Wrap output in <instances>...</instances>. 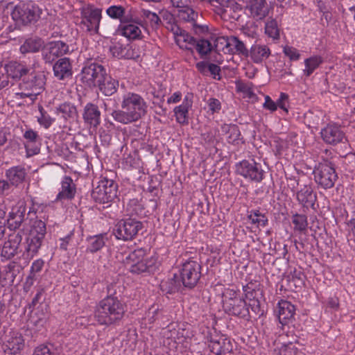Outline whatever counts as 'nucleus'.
Returning <instances> with one entry per match:
<instances>
[{
  "mask_svg": "<svg viewBox=\"0 0 355 355\" xmlns=\"http://www.w3.org/2000/svg\"><path fill=\"white\" fill-rule=\"evenodd\" d=\"M125 313V304L113 295H109L96 304L94 318L100 325H117Z\"/></svg>",
  "mask_w": 355,
  "mask_h": 355,
  "instance_id": "1",
  "label": "nucleus"
},
{
  "mask_svg": "<svg viewBox=\"0 0 355 355\" xmlns=\"http://www.w3.org/2000/svg\"><path fill=\"white\" fill-rule=\"evenodd\" d=\"M121 108L122 110H114L112 116L116 121L123 124L138 121L147 112V105L144 98L140 95L131 92L123 96Z\"/></svg>",
  "mask_w": 355,
  "mask_h": 355,
  "instance_id": "2",
  "label": "nucleus"
},
{
  "mask_svg": "<svg viewBox=\"0 0 355 355\" xmlns=\"http://www.w3.org/2000/svg\"><path fill=\"white\" fill-rule=\"evenodd\" d=\"M223 307L230 315L246 320L250 318L249 308L245 300L240 296V291L225 288L222 294Z\"/></svg>",
  "mask_w": 355,
  "mask_h": 355,
  "instance_id": "3",
  "label": "nucleus"
},
{
  "mask_svg": "<svg viewBox=\"0 0 355 355\" xmlns=\"http://www.w3.org/2000/svg\"><path fill=\"white\" fill-rule=\"evenodd\" d=\"M45 83L46 78L42 72L29 71L19 85L21 92L17 93L16 95L21 99L30 98L34 101L44 89Z\"/></svg>",
  "mask_w": 355,
  "mask_h": 355,
  "instance_id": "4",
  "label": "nucleus"
},
{
  "mask_svg": "<svg viewBox=\"0 0 355 355\" xmlns=\"http://www.w3.org/2000/svg\"><path fill=\"white\" fill-rule=\"evenodd\" d=\"M145 256L146 251L142 248L131 252L123 260L125 268L136 275L153 272L155 268L156 260L153 257L145 258Z\"/></svg>",
  "mask_w": 355,
  "mask_h": 355,
  "instance_id": "5",
  "label": "nucleus"
},
{
  "mask_svg": "<svg viewBox=\"0 0 355 355\" xmlns=\"http://www.w3.org/2000/svg\"><path fill=\"white\" fill-rule=\"evenodd\" d=\"M42 9L33 1L19 2L12 10V18L17 23L28 25L37 22L41 17Z\"/></svg>",
  "mask_w": 355,
  "mask_h": 355,
  "instance_id": "6",
  "label": "nucleus"
},
{
  "mask_svg": "<svg viewBox=\"0 0 355 355\" xmlns=\"http://www.w3.org/2000/svg\"><path fill=\"white\" fill-rule=\"evenodd\" d=\"M106 72L104 66L89 59L84 63L79 77L85 86L94 89L96 88V85L105 76Z\"/></svg>",
  "mask_w": 355,
  "mask_h": 355,
  "instance_id": "7",
  "label": "nucleus"
},
{
  "mask_svg": "<svg viewBox=\"0 0 355 355\" xmlns=\"http://www.w3.org/2000/svg\"><path fill=\"white\" fill-rule=\"evenodd\" d=\"M36 214L34 207L29 208L27 212L26 204L24 201L18 202L11 209L6 218L7 227L10 230H19L26 220L32 221Z\"/></svg>",
  "mask_w": 355,
  "mask_h": 355,
  "instance_id": "8",
  "label": "nucleus"
},
{
  "mask_svg": "<svg viewBox=\"0 0 355 355\" xmlns=\"http://www.w3.org/2000/svg\"><path fill=\"white\" fill-rule=\"evenodd\" d=\"M118 185L112 180L103 178L92 190V197L97 202L108 204L117 197Z\"/></svg>",
  "mask_w": 355,
  "mask_h": 355,
  "instance_id": "9",
  "label": "nucleus"
},
{
  "mask_svg": "<svg viewBox=\"0 0 355 355\" xmlns=\"http://www.w3.org/2000/svg\"><path fill=\"white\" fill-rule=\"evenodd\" d=\"M315 182L324 189L332 188L338 180L334 164L328 161L319 163L313 170Z\"/></svg>",
  "mask_w": 355,
  "mask_h": 355,
  "instance_id": "10",
  "label": "nucleus"
},
{
  "mask_svg": "<svg viewBox=\"0 0 355 355\" xmlns=\"http://www.w3.org/2000/svg\"><path fill=\"white\" fill-rule=\"evenodd\" d=\"M236 172L238 175L248 179L252 182H261L265 175V171L260 163L256 162L254 159H243L236 165Z\"/></svg>",
  "mask_w": 355,
  "mask_h": 355,
  "instance_id": "11",
  "label": "nucleus"
},
{
  "mask_svg": "<svg viewBox=\"0 0 355 355\" xmlns=\"http://www.w3.org/2000/svg\"><path fill=\"white\" fill-rule=\"evenodd\" d=\"M200 276V264L196 261L189 260L182 264L179 278L184 287L192 288L196 286Z\"/></svg>",
  "mask_w": 355,
  "mask_h": 355,
  "instance_id": "12",
  "label": "nucleus"
},
{
  "mask_svg": "<svg viewBox=\"0 0 355 355\" xmlns=\"http://www.w3.org/2000/svg\"><path fill=\"white\" fill-rule=\"evenodd\" d=\"M142 228L143 224L141 221L129 218L121 220L117 223L114 229V234L118 239L131 241Z\"/></svg>",
  "mask_w": 355,
  "mask_h": 355,
  "instance_id": "13",
  "label": "nucleus"
},
{
  "mask_svg": "<svg viewBox=\"0 0 355 355\" xmlns=\"http://www.w3.org/2000/svg\"><path fill=\"white\" fill-rule=\"evenodd\" d=\"M102 9L92 4H87L80 9L82 24L87 27V31L98 32L102 17Z\"/></svg>",
  "mask_w": 355,
  "mask_h": 355,
  "instance_id": "14",
  "label": "nucleus"
},
{
  "mask_svg": "<svg viewBox=\"0 0 355 355\" xmlns=\"http://www.w3.org/2000/svg\"><path fill=\"white\" fill-rule=\"evenodd\" d=\"M210 6L215 13L223 19L230 17L237 20L239 16H236V13L242 10L241 5L235 0H212Z\"/></svg>",
  "mask_w": 355,
  "mask_h": 355,
  "instance_id": "15",
  "label": "nucleus"
},
{
  "mask_svg": "<svg viewBox=\"0 0 355 355\" xmlns=\"http://www.w3.org/2000/svg\"><path fill=\"white\" fill-rule=\"evenodd\" d=\"M322 140L327 144L336 146L338 144H345L347 141L345 133L341 126L329 123L323 128L320 131Z\"/></svg>",
  "mask_w": 355,
  "mask_h": 355,
  "instance_id": "16",
  "label": "nucleus"
},
{
  "mask_svg": "<svg viewBox=\"0 0 355 355\" xmlns=\"http://www.w3.org/2000/svg\"><path fill=\"white\" fill-rule=\"evenodd\" d=\"M69 51V46L64 42L53 41L49 42L42 52V57L45 63L52 64L57 58Z\"/></svg>",
  "mask_w": 355,
  "mask_h": 355,
  "instance_id": "17",
  "label": "nucleus"
},
{
  "mask_svg": "<svg viewBox=\"0 0 355 355\" xmlns=\"http://www.w3.org/2000/svg\"><path fill=\"white\" fill-rule=\"evenodd\" d=\"M297 200L303 208V211H306L309 209L316 210L318 205H316L317 193L313 191L311 185H304L296 193Z\"/></svg>",
  "mask_w": 355,
  "mask_h": 355,
  "instance_id": "18",
  "label": "nucleus"
},
{
  "mask_svg": "<svg viewBox=\"0 0 355 355\" xmlns=\"http://www.w3.org/2000/svg\"><path fill=\"white\" fill-rule=\"evenodd\" d=\"M208 346L210 351L215 355H224L233 350L231 340L223 335H211Z\"/></svg>",
  "mask_w": 355,
  "mask_h": 355,
  "instance_id": "19",
  "label": "nucleus"
},
{
  "mask_svg": "<svg viewBox=\"0 0 355 355\" xmlns=\"http://www.w3.org/2000/svg\"><path fill=\"white\" fill-rule=\"evenodd\" d=\"M31 67L25 62L11 60L5 64L4 71L9 78L15 81L19 80L26 76L31 71Z\"/></svg>",
  "mask_w": 355,
  "mask_h": 355,
  "instance_id": "20",
  "label": "nucleus"
},
{
  "mask_svg": "<svg viewBox=\"0 0 355 355\" xmlns=\"http://www.w3.org/2000/svg\"><path fill=\"white\" fill-rule=\"evenodd\" d=\"M22 241L21 232L13 233L9 235L2 248L1 256L6 259H11L18 254L19 246Z\"/></svg>",
  "mask_w": 355,
  "mask_h": 355,
  "instance_id": "21",
  "label": "nucleus"
},
{
  "mask_svg": "<svg viewBox=\"0 0 355 355\" xmlns=\"http://www.w3.org/2000/svg\"><path fill=\"white\" fill-rule=\"evenodd\" d=\"M25 347V340L21 334H17L9 338L6 341L0 345V349L3 355H18Z\"/></svg>",
  "mask_w": 355,
  "mask_h": 355,
  "instance_id": "22",
  "label": "nucleus"
},
{
  "mask_svg": "<svg viewBox=\"0 0 355 355\" xmlns=\"http://www.w3.org/2000/svg\"><path fill=\"white\" fill-rule=\"evenodd\" d=\"M218 41L225 45L229 53L238 54L242 57H249V50L246 48L245 44L236 36L230 37H220Z\"/></svg>",
  "mask_w": 355,
  "mask_h": 355,
  "instance_id": "23",
  "label": "nucleus"
},
{
  "mask_svg": "<svg viewBox=\"0 0 355 355\" xmlns=\"http://www.w3.org/2000/svg\"><path fill=\"white\" fill-rule=\"evenodd\" d=\"M246 9L250 16L256 21L264 19L270 11L266 0H249Z\"/></svg>",
  "mask_w": 355,
  "mask_h": 355,
  "instance_id": "24",
  "label": "nucleus"
},
{
  "mask_svg": "<svg viewBox=\"0 0 355 355\" xmlns=\"http://www.w3.org/2000/svg\"><path fill=\"white\" fill-rule=\"evenodd\" d=\"M28 173L22 165L12 166L5 171V177L15 188L23 184L27 178Z\"/></svg>",
  "mask_w": 355,
  "mask_h": 355,
  "instance_id": "25",
  "label": "nucleus"
},
{
  "mask_svg": "<svg viewBox=\"0 0 355 355\" xmlns=\"http://www.w3.org/2000/svg\"><path fill=\"white\" fill-rule=\"evenodd\" d=\"M76 193V184L70 176L65 175L61 181V188L56 196L55 201L71 200L74 198Z\"/></svg>",
  "mask_w": 355,
  "mask_h": 355,
  "instance_id": "26",
  "label": "nucleus"
},
{
  "mask_svg": "<svg viewBox=\"0 0 355 355\" xmlns=\"http://www.w3.org/2000/svg\"><path fill=\"white\" fill-rule=\"evenodd\" d=\"M22 266L15 262L11 261L10 262L6 267L3 270V272L1 273V277L2 282L1 285L4 286L7 284L12 285L15 282V280L18 278V281L21 280V276L19 275L21 272L22 271Z\"/></svg>",
  "mask_w": 355,
  "mask_h": 355,
  "instance_id": "27",
  "label": "nucleus"
},
{
  "mask_svg": "<svg viewBox=\"0 0 355 355\" xmlns=\"http://www.w3.org/2000/svg\"><path fill=\"white\" fill-rule=\"evenodd\" d=\"M54 76L60 80L71 78L73 75L72 64L68 58L58 59L53 67Z\"/></svg>",
  "mask_w": 355,
  "mask_h": 355,
  "instance_id": "28",
  "label": "nucleus"
},
{
  "mask_svg": "<svg viewBox=\"0 0 355 355\" xmlns=\"http://www.w3.org/2000/svg\"><path fill=\"white\" fill-rule=\"evenodd\" d=\"M295 307L287 300H281L278 303V320L282 325L291 323L295 320Z\"/></svg>",
  "mask_w": 355,
  "mask_h": 355,
  "instance_id": "29",
  "label": "nucleus"
},
{
  "mask_svg": "<svg viewBox=\"0 0 355 355\" xmlns=\"http://www.w3.org/2000/svg\"><path fill=\"white\" fill-rule=\"evenodd\" d=\"M83 118L85 123L96 128L101 123V111L97 105L88 103L83 109Z\"/></svg>",
  "mask_w": 355,
  "mask_h": 355,
  "instance_id": "30",
  "label": "nucleus"
},
{
  "mask_svg": "<svg viewBox=\"0 0 355 355\" xmlns=\"http://www.w3.org/2000/svg\"><path fill=\"white\" fill-rule=\"evenodd\" d=\"M221 131L227 135V141L234 146L244 144L245 140L241 135L239 126L236 124H223L221 125Z\"/></svg>",
  "mask_w": 355,
  "mask_h": 355,
  "instance_id": "31",
  "label": "nucleus"
},
{
  "mask_svg": "<svg viewBox=\"0 0 355 355\" xmlns=\"http://www.w3.org/2000/svg\"><path fill=\"white\" fill-rule=\"evenodd\" d=\"M119 87V81L113 78L107 72L105 76L101 80L100 83L96 85V87L105 95L112 96L116 92Z\"/></svg>",
  "mask_w": 355,
  "mask_h": 355,
  "instance_id": "32",
  "label": "nucleus"
},
{
  "mask_svg": "<svg viewBox=\"0 0 355 355\" xmlns=\"http://www.w3.org/2000/svg\"><path fill=\"white\" fill-rule=\"evenodd\" d=\"M270 54L269 48L266 45L253 44L249 51V56L254 63H260L268 58Z\"/></svg>",
  "mask_w": 355,
  "mask_h": 355,
  "instance_id": "33",
  "label": "nucleus"
},
{
  "mask_svg": "<svg viewBox=\"0 0 355 355\" xmlns=\"http://www.w3.org/2000/svg\"><path fill=\"white\" fill-rule=\"evenodd\" d=\"M44 239H40V236H33L28 235L26 239L25 252L28 257H33L39 252Z\"/></svg>",
  "mask_w": 355,
  "mask_h": 355,
  "instance_id": "34",
  "label": "nucleus"
},
{
  "mask_svg": "<svg viewBox=\"0 0 355 355\" xmlns=\"http://www.w3.org/2000/svg\"><path fill=\"white\" fill-rule=\"evenodd\" d=\"M24 137L26 140V143L25 144V147L26 148V151L29 155H35L40 152V148L37 146L31 148V146L35 144L36 143H39L40 138L37 132L33 130L32 129H29L26 130L24 134Z\"/></svg>",
  "mask_w": 355,
  "mask_h": 355,
  "instance_id": "35",
  "label": "nucleus"
},
{
  "mask_svg": "<svg viewBox=\"0 0 355 355\" xmlns=\"http://www.w3.org/2000/svg\"><path fill=\"white\" fill-rule=\"evenodd\" d=\"M47 319V311L42 305L32 311L28 321L35 327H42Z\"/></svg>",
  "mask_w": 355,
  "mask_h": 355,
  "instance_id": "36",
  "label": "nucleus"
},
{
  "mask_svg": "<svg viewBox=\"0 0 355 355\" xmlns=\"http://www.w3.org/2000/svg\"><path fill=\"white\" fill-rule=\"evenodd\" d=\"M31 222V230L28 235L33 236H40V239H44L46 234V223L41 219H38L36 216Z\"/></svg>",
  "mask_w": 355,
  "mask_h": 355,
  "instance_id": "37",
  "label": "nucleus"
},
{
  "mask_svg": "<svg viewBox=\"0 0 355 355\" xmlns=\"http://www.w3.org/2000/svg\"><path fill=\"white\" fill-rule=\"evenodd\" d=\"M43 45L40 38H28L20 46V52L23 54L38 52Z\"/></svg>",
  "mask_w": 355,
  "mask_h": 355,
  "instance_id": "38",
  "label": "nucleus"
},
{
  "mask_svg": "<svg viewBox=\"0 0 355 355\" xmlns=\"http://www.w3.org/2000/svg\"><path fill=\"white\" fill-rule=\"evenodd\" d=\"M182 284L177 275L167 281H162L160 284L161 289L166 293H174L180 291Z\"/></svg>",
  "mask_w": 355,
  "mask_h": 355,
  "instance_id": "39",
  "label": "nucleus"
},
{
  "mask_svg": "<svg viewBox=\"0 0 355 355\" xmlns=\"http://www.w3.org/2000/svg\"><path fill=\"white\" fill-rule=\"evenodd\" d=\"M58 113L62 114V116L65 120H74L78 117V111L76 107L70 103H64L57 108Z\"/></svg>",
  "mask_w": 355,
  "mask_h": 355,
  "instance_id": "40",
  "label": "nucleus"
},
{
  "mask_svg": "<svg viewBox=\"0 0 355 355\" xmlns=\"http://www.w3.org/2000/svg\"><path fill=\"white\" fill-rule=\"evenodd\" d=\"M88 246L87 250L94 253L100 250L105 244V234H100L90 236L87 239Z\"/></svg>",
  "mask_w": 355,
  "mask_h": 355,
  "instance_id": "41",
  "label": "nucleus"
},
{
  "mask_svg": "<svg viewBox=\"0 0 355 355\" xmlns=\"http://www.w3.org/2000/svg\"><path fill=\"white\" fill-rule=\"evenodd\" d=\"M323 62V59L320 55L310 57L304 60L305 69L304 74L310 76L312 73Z\"/></svg>",
  "mask_w": 355,
  "mask_h": 355,
  "instance_id": "42",
  "label": "nucleus"
},
{
  "mask_svg": "<svg viewBox=\"0 0 355 355\" xmlns=\"http://www.w3.org/2000/svg\"><path fill=\"white\" fill-rule=\"evenodd\" d=\"M191 107V103H188L186 105H180L174 108V113L176 121L182 125L189 123L188 112L189 109Z\"/></svg>",
  "mask_w": 355,
  "mask_h": 355,
  "instance_id": "43",
  "label": "nucleus"
},
{
  "mask_svg": "<svg viewBox=\"0 0 355 355\" xmlns=\"http://www.w3.org/2000/svg\"><path fill=\"white\" fill-rule=\"evenodd\" d=\"M121 34L130 40L140 38L141 31L139 26L134 24L123 25L121 28Z\"/></svg>",
  "mask_w": 355,
  "mask_h": 355,
  "instance_id": "44",
  "label": "nucleus"
},
{
  "mask_svg": "<svg viewBox=\"0 0 355 355\" xmlns=\"http://www.w3.org/2000/svg\"><path fill=\"white\" fill-rule=\"evenodd\" d=\"M166 311L162 308L159 304H153L146 313V318L150 324H153L157 320L161 319Z\"/></svg>",
  "mask_w": 355,
  "mask_h": 355,
  "instance_id": "45",
  "label": "nucleus"
},
{
  "mask_svg": "<svg viewBox=\"0 0 355 355\" xmlns=\"http://www.w3.org/2000/svg\"><path fill=\"white\" fill-rule=\"evenodd\" d=\"M192 46L196 48L201 58H204L206 55H207L212 49L211 44L210 42L205 39H196Z\"/></svg>",
  "mask_w": 355,
  "mask_h": 355,
  "instance_id": "46",
  "label": "nucleus"
},
{
  "mask_svg": "<svg viewBox=\"0 0 355 355\" xmlns=\"http://www.w3.org/2000/svg\"><path fill=\"white\" fill-rule=\"evenodd\" d=\"M191 6H187L180 8V10H179L178 16L181 19L193 24L197 21L199 15L198 12H196Z\"/></svg>",
  "mask_w": 355,
  "mask_h": 355,
  "instance_id": "47",
  "label": "nucleus"
},
{
  "mask_svg": "<svg viewBox=\"0 0 355 355\" xmlns=\"http://www.w3.org/2000/svg\"><path fill=\"white\" fill-rule=\"evenodd\" d=\"M265 33L274 40L279 38V28L275 19L269 17L265 24Z\"/></svg>",
  "mask_w": 355,
  "mask_h": 355,
  "instance_id": "48",
  "label": "nucleus"
},
{
  "mask_svg": "<svg viewBox=\"0 0 355 355\" xmlns=\"http://www.w3.org/2000/svg\"><path fill=\"white\" fill-rule=\"evenodd\" d=\"M125 9L122 6H111L106 10V14L113 19H119L121 22L124 21Z\"/></svg>",
  "mask_w": 355,
  "mask_h": 355,
  "instance_id": "49",
  "label": "nucleus"
},
{
  "mask_svg": "<svg viewBox=\"0 0 355 355\" xmlns=\"http://www.w3.org/2000/svg\"><path fill=\"white\" fill-rule=\"evenodd\" d=\"M292 222L295 230L303 232L306 230L308 226L307 217L304 214H295L293 216Z\"/></svg>",
  "mask_w": 355,
  "mask_h": 355,
  "instance_id": "50",
  "label": "nucleus"
},
{
  "mask_svg": "<svg viewBox=\"0 0 355 355\" xmlns=\"http://www.w3.org/2000/svg\"><path fill=\"white\" fill-rule=\"evenodd\" d=\"M248 217L252 223L257 224V226L265 227L268 224V218L259 210H252Z\"/></svg>",
  "mask_w": 355,
  "mask_h": 355,
  "instance_id": "51",
  "label": "nucleus"
},
{
  "mask_svg": "<svg viewBox=\"0 0 355 355\" xmlns=\"http://www.w3.org/2000/svg\"><path fill=\"white\" fill-rule=\"evenodd\" d=\"M141 16L148 19L151 27L153 28H157L162 23L160 17L156 13L148 10L142 9L141 11Z\"/></svg>",
  "mask_w": 355,
  "mask_h": 355,
  "instance_id": "52",
  "label": "nucleus"
},
{
  "mask_svg": "<svg viewBox=\"0 0 355 355\" xmlns=\"http://www.w3.org/2000/svg\"><path fill=\"white\" fill-rule=\"evenodd\" d=\"M176 35V43L180 44L182 43H188L189 44H193L195 42L196 38L193 36L190 35L186 31L177 27V30L175 32Z\"/></svg>",
  "mask_w": 355,
  "mask_h": 355,
  "instance_id": "53",
  "label": "nucleus"
},
{
  "mask_svg": "<svg viewBox=\"0 0 355 355\" xmlns=\"http://www.w3.org/2000/svg\"><path fill=\"white\" fill-rule=\"evenodd\" d=\"M236 89L237 92L244 94L249 98H252L255 96L252 90V83H245L242 81H237L236 82Z\"/></svg>",
  "mask_w": 355,
  "mask_h": 355,
  "instance_id": "54",
  "label": "nucleus"
},
{
  "mask_svg": "<svg viewBox=\"0 0 355 355\" xmlns=\"http://www.w3.org/2000/svg\"><path fill=\"white\" fill-rule=\"evenodd\" d=\"M39 111L40 116H37V122L44 128H49L54 121V119L50 116L41 105L39 106Z\"/></svg>",
  "mask_w": 355,
  "mask_h": 355,
  "instance_id": "55",
  "label": "nucleus"
},
{
  "mask_svg": "<svg viewBox=\"0 0 355 355\" xmlns=\"http://www.w3.org/2000/svg\"><path fill=\"white\" fill-rule=\"evenodd\" d=\"M33 355H55L53 350V346L42 344L35 347Z\"/></svg>",
  "mask_w": 355,
  "mask_h": 355,
  "instance_id": "56",
  "label": "nucleus"
},
{
  "mask_svg": "<svg viewBox=\"0 0 355 355\" xmlns=\"http://www.w3.org/2000/svg\"><path fill=\"white\" fill-rule=\"evenodd\" d=\"M44 289L42 288H39L37 290V293L34 297L32 300L31 304H29V309L35 306L37 304L41 303L42 300H44Z\"/></svg>",
  "mask_w": 355,
  "mask_h": 355,
  "instance_id": "57",
  "label": "nucleus"
},
{
  "mask_svg": "<svg viewBox=\"0 0 355 355\" xmlns=\"http://www.w3.org/2000/svg\"><path fill=\"white\" fill-rule=\"evenodd\" d=\"M110 51L113 56L122 58L124 55V51H125V47L120 44H116L110 47Z\"/></svg>",
  "mask_w": 355,
  "mask_h": 355,
  "instance_id": "58",
  "label": "nucleus"
},
{
  "mask_svg": "<svg viewBox=\"0 0 355 355\" xmlns=\"http://www.w3.org/2000/svg\"><path fill=\"white\" fill-rule=\"evenodd\" d=\"M13 186L10 184L8 179L0 180V196H7L9 194L11 187Z\"/></svg>",
  "mask_w": 355,
  "mask_h": 355,
  "instance_id": "59",
  "label": "nucleus"
},
{
  "mask_svg": "<svg viewBox=\"0 0 355 355\" xmlns=\"http://www.w3.org/2000/svg\"><path fill=\"white\" fill-rule=\"evenodd\" d=\"M284 53L291 60H297L300 58V53L297 50L293 47L286 46L284 49Z\"/></svg>",
  "mask_w": 355,
  "mask_h": 355,
  "instance_id": "60",
  "label": "nucleus"
},
{
  "mask_svg": "<svg viewBox=\"0 0 355 355\" xmlns=\"http://www.w3.org/2000/svg\"><path fill=\"white\" fill-rule=\"evenodd\" d=\"M248 306V308L250 307L252 312L256 315H261L263 313V311L261 309L260 302L258 299L249 302Z\"/></svg>",
  "mask_w": 355,
  "mask_h": 355,
  "instance_id": "61",
  "label": "nucleus"
},
{
  "mask_svg": "<svg viewBox=\"0 0 355 355\" xmlns=\"http://www.w3.org/2000/svg\"><path fill=\"white\" fill-rule=\"evenodd\" d=\"M163 336L168 340H173L176 343V336L178 335V331L175 328H171L168 326L162 332Z\"/></svg>",
  "mask_w": 355,
  "mask_h": 355,
  "instance_id": "62",
  "label": "nucleus"
},
{
  "mask_svg": "<svg viewBox=\"0 0 355 355\" xmlns=\"http://www.w3.org/2000/svg\"><path fill=\"white\" fill-rule=\"evenodd\" d=\"M245 297L249 302L253 301V300H257V291L252 288L249 285L243 287Z\"/></svg>",
  "mask_w": 355,
  "mask_h": 355,
  "instance_id": "63",
  "label": "nucleus"
},
{
  "mask_svg": "<svg viewBox=\"0 0 355 355\" xmlns=\"http://www.w3.org/2000/svg\"><path fill=\"white\" fill-rule=\"evenodd\" d=\"M44 265V261L42 259H38L33 261L31 267L30 272L36 275L37 273L40 272Z\"/></svg>",
  "mask_w": 355,
  "mask_h": 355,
  "instance_id": "64",
  "label": "nucleus"
}]
</instances>
